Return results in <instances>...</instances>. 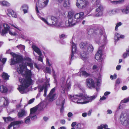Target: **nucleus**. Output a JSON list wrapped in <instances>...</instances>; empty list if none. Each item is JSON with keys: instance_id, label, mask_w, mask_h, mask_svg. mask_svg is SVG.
<instances>
[{"instance_id": "obj_1", "label": "nucleus", "mask_w": 129, "mask_h": 129, "mask_svg": "<svg viewBox=\"0 0 129 129\" xmlns=\"http://www.w3.org/2000/svg\"><path fill=\"white\" fill-rule=\"evenodd\" d=\"M25 60L26 61L25 64L23 63L20 64L17 69L18 73L21 74L22 76L25 78V79H19L21 85L19 86L18 89L22 94L27 92V88L33 82V80L31 79L33 74L30 70L27 69L26 66H29L32 68L33 67V64L31 62V59L30 58L26 57Z\"/></svg>"}, {"instance_id": "obj_2", "label": "nucleus", "mask_w": 129, "mask_h": 129, "mask_svg": "<svg viewBox=\"0 0 129 129\" xmlns=\"http://www.w3.org/2000/svg\"><path fill=\"white\" fill-rule=\"evenodd\" d=\"M97 94L89 96L87 95L79 96L76 95L72 96L70 95V98L73 102L78 104H84L91 102L97 97Z\"/></svg>"}, {"instance_id": "obj_3", "label": "nucleus", "mask_w": 129, "mask_h": 129, "mask_svg": "<svg viewBox=\"0 0 129 129\" xmlns=\"http://www.w3.org/2000/svg\"><path fill=\"white\" fill-rule=\"evenodd\" d=\"M84 13L83 12L77 13L74 15L73 11H70L68 13V25L67 26H72L77 22H80L83 18Z\"/></svg>"}, {"instance_id": "obj_4", "label": "nucleus", "mask_w": 129, "mask_h": 129, "mask_svg": "<svg viewBox=\"0 0 129 129\" xmlns=\"http://www.w3.org/2000/svg\"><path fill=\"white\" fill-rule=\"evenodd\" d=\"M101 82V80L99 78H97L94 80L90 78H88L86 80V85L90 89L95 88L96 85L98 87L100 86Z\"/></svg>"}, {"instance_id": "obj_5", "label": "nucleus", "mask_w": 129, "mask_h": 129, "mask_svg": "<svg viewBox=\"0 0 129 129\" xmlns=\"http://www.w3.org/2000/svg\"><path fill=\"white\" fill-rule=\"evenodd\" d=\"M41 19L46 24L49 26H52L54 25L56 26H59L61 24L58 21V19L56 17H52L51 18V22L50 20L46 19L43 18H41Z\"/></svg>"}, {"instance_id": "obj_6", "label": "nucleus", "mask_w": 129, "mask_h": 129, "mask_svg": "<svg viewBox=\"0 0 129 129\" xmlns=\"http://www.w3.org/2000/svg\"><path fill=\"white\" fill-rule=\"evenodd\" d=\"M128 114L125 111L122 112L120 117V121L121 124L126 126H129Z\"/></svg>"}, {"instance_id": "obj_7", "label": "nucleus", "mask_w": 129, "mask_h": 129, "mask_svg": "<svg viewBox=\"0 0 129 129\" xmlns=\"http://www.w3.org/2000/svg\"><path fill=\"white\" fill-rule=\"evenodd\" d=\"M6 53L10 54L13 57V58L11 59V65H14L17 62H20L22 59V58L21 56L11 52L10 49L6 51Z\"/></svg>"}, {"instance_id": "obj_8", "label": "nucleus", "mask_w": 129, "mask_h": 129, "mask_svg": "<svg viewBox=\"0 0 129 129\" xmlns=\"http://www.w3.org/2000/svg\"><path fill=\"white\" fill-rule=\"evenodd\" d=\"M37 110L36 107H34L30 109V113L29 116L26 117L24 119V122L25 123L29 124L30 122V118L32 120L37 118L36 112Z\"/></svg>"}, {"instance_id": "obj_9", "label": "nucleus", "mask_w": 129, "mask_h": 129, "mask_svg": "<svg viewBox=\"0 0 129 129\" xmlns=\"http://www.w3.org/2000/svg\"><path fill=\"white\" fill-rule=\"evenodd\" d=\"M92 3L94 5L97 6L94 16H101L102 14L103 9L102 6L100 4V0H92Z\"/></svg>"}, {"instance_id": "obj_10", "label": "nucleus", "mask_w": 129, "mask_h": 129, "mask_svg": "<svg viewBox=\"0 0 129 129\" xmlns=\"http://www.w3.org/2000/svg\"><path fill=\"white\" fill-rule=\"evenodd\" d=\"M89 4L88 0H76V5L79 9L85 8Z\"/></svg>"}, {"instance_id": "obj_11", "label": "nucleus", "mask_w": 129, "mask_h": 129, "mask_svg": "<svg viewBox=\"0 0 129 129\" xmlns=\"http://www.w3.org/2000/svg\"><path fill=\"white\" fill-rule=\"evenodd\" d=\"M49 79H47L45 83L43 85H39L38 86V91L39 92H40L42 91L44 89V95L46 96L47 95V88L50 86V84L49 83Z\"/></svg>"}, {"instance_id": "obj_12", "label": "nucleus", "mask_w": 129, "mask_h": 129, "mask_svg": "<svg viewBox=\"0 0 129 129\" xmlns=\"http://www.w3.org/2000/svg\"><path fill=\"white\" fill-rule=\"evenodd\" d=\"M49 0H38V2L36 4V12L39 13V11L38 9H41L46 6Z\"/></svg>"}, {"instance_id": "obj_13", "label": "nucleus", "mask_w": 129, "mask_h": 129, "mask_svg": "<svg viewBox=\"0 0 129 129\" xmlns=\"http://www.w3.org/2000/svg\"><path fill=\"white\" fill-rule=\"evenodd\" d=\"M96 35L99 36V37L101 38L102 42L103 44L102 45V47H103L106 44L107 41V38L106 36L102 34L103 31L102 30L99 28L94 31Z\"/></svg>"}, {"instance_id": "obj_14", "label": "nucleus", "mask_w": 129, "mask_h": 129, "mask_svg": "<svg viewBox=\"0 0 129 129\" xmlns=\"http://www.w3.org/2000/svg\"><path fill=\"white\" fill-rule=\"evenodd\" d=\"M93 50V47L91 44H88L85 49V51L82 52L81 56L83 58H85L86 57V55L90 53H91Z\"/></svg>"}, {"instance_id": "obj_15", "label": "nucleus", "mask_w": 129, "mask_h": 129, "mask_svg": "<svg viewBox=\"0 0 129 129\" xmlns=\"http://www.w3.org/2000/svg\"><path fill=\"white\" fill-rule=\"evenodd\" d=\"M23 123L22 121H19L11 122L8 126V129H14L19 126V124Z\"/></svg>"}, {"instance_id": "obj_16", "label": "nucleus", "mask_w": 129, "mask_h": 129, "mask_svg": "<svg viewBox=\"0 0 129 129\" xmlns=\"http://www.w3.org/2000/svg\"><path fill=\"white\" fill-rule=\"evenodd\" d=\"M4 29L2 30H1V25H0V33L2 36H4L7 33L8 31L10 28V27L7 24H4Z\"/></svg>"}, {"instance_id": "obj_17", "label": "nucleus", "mask_w": 129, "mask_h": 129, "mask_svg": "<svg viewBox=\"0 0 129 129\" xmlns=\"http://www.w3.org/2000/svg\"><path fill=\"white\" fill-rule=\"evenodd\" d=\"M71 44L72 46V53L71 55V60H72L75 58V57L74 56V54L76 52L77 50V48L76 44L74 43L73 42L71 41Z\"/></svg>"}, {"instance_id": "obj_18", "label": "nucleus", "mask_w": 129, "mask_h": 129, "mask_svg": "<svg viewBox=\"0 0 129 129\" xmlns=\"http://www.w3.org/2000/svg\"><path fill=\"white\" fill-rule=\"evenodd\" d=\"M8 104V99L4 97L0 98V106H6Z\"/></svg>"}, {"instance_id": "obj_19", "label": "nucleus", "mask_w": 129, "mask_h": 129, "mask_svg": "<svg viewBox=\"0 0 129 129\" xmlns=\"http://www.w3.org/2000/svg\"><path fill=\"white\" fill-rule=\"evenodd\" d=\"M55 89V88H53L51 90L49 93L48 96V98L50 100H53L55 98L56 94L54 93Z\"/></svg>"}, {"instance_id": "obj_20", "label": "nucleus", "mask_w": 129, "mask_h": 129, "mask_svg": "<svg viewBox=\"0 0 129 129\" xmlns=\"http://www.w3.org/2000/svg\"><path fill=\"white\" fill-rule=\"evenodd\" d=\"M32 48L37 53L39 56H40L42 55V52L40 49L36 45H33Z\"/></svg>"}, {"instance_id": "obj_21", "label": "nucleus", "mask_w": 129, "mask_h": 129, "mask_svg": "<svg viewBox=\"0 0 129 129\" xmlns=\"http://www.w3.org/2000/svg\"><path fill=\"white\" fill-rule=\"evenodd\" d=\"M102 51L101 50H100L98 51L96 54L95 58L97 60H101L102 56Z\"/></svg>"}, {"instance_id": "obj_22", "label": "nucleus", "mask_w": 129, "mask_h": 129, "mask_svg": "<svg viewBox=\"0 0 129 129\" xmlns=\"http://www.w3.org/2000/svg\"><path fill=\"white\" fill-rule=\"evenodd\" d=\"M8 13H7V15L10 16H11L12 17H16V14L15 12L14 11L12 10L9 9L7 10Z\"/></svg>"}, {"instance_id": "obj_23", "label": "nucleus", "mask_w": 129, "mask_h": 129, "mask_svg": "<svg viewBox=\"0 0 129 129\" xmlns=\"http://www.w3.org/2000/svg\"><path fill=\"white\" fill-rule=\"evenodd\" d=\"M88 44L86 43L81 42L80 44V48L83 50V52L85 51V49Z\"/></svg>"}, {"instance_id": "obj_24", "label": "nucleus", "mask_w": 129, "mask_h": 129, "mask_svg": "<svg viewBox=\"0 0 129 129\" xmlns=\"http://www.w3.org/2000/svg\"><path fill=\"white\" fill-rule=\"evenodd\" d=\"M26 112L24 110H21L18 113V116L19 118H21L25 115Z\"/></svg>"}, {"instance_id": "obj_25", "label": "nucleus", "mask_w": 129, "mask_h": 129, "mask_svg": "<svg viewBox=\"0 0 129 129\" xmlns=\"http://www.w3.org/2000/svg\"><path fill=\"white\" fill-rule=\"evenodd\" d=\"M71 83L70 82L69 83H67V84L63 87L64 90L67 91H69L71 88Z\"/></svg>"}, {"instance_id": "obj_26", "label": "nucleus", "mask_w": 129, "mask_h": 129, "mask_svg": "<svg viewBox=\"0 0 129 129\" xmlns=\"http://www.w3.org/2000/svg\"><path fill=\"white\" fill-rule=\"evenodd\" d=\"M82 73V75L85 77H87L90 75L89 74L87 73L85 71H83L82 72H79L78 73V75L81 76Z\"/></svg>"}, {"instance_id": "obj_27", "label": "nucleus", "mask_w": 129, "mask_h": 129, "mask_svg": "<svg viewBox=\"0 0 129 129\" xmlns=\"http://www.w3.org/2000/svg\"><path fill=\"white\" fill-rule=\"evenodd\" d=\"M8 91L7 88L5 86L2 85L0 86V91L2 93H5Z\"/></svg>"}, {"instance_id": "obj_28", "label": "nucleus", "mask_w": 129, "mask_h": 129, "mask_svg": "<svg viewBox=\"0 0 129 129\" xmlns=\"http://www.w3.org/2000/svg\"><path fill=\"white\" fill-rule=\"evenodd\" d=\"M121 11L122 13L124 14H127L129 13V6H127L126 8L122 9Z\"/></svg>"}, {"instance_id": "obj_29", "label": "nucleus", "mask_w": 129, "mask_h": 129, "mask_svg": "<svg viewBox=\"0 0 129 129\" xmlns=\"http://www.w3.org/2000/svg\"><path fill=\"white\" fill-rule=\"evenodd\" d=\"M28 9V6L26 5H24L22 6L21 9L23 11L24 13H25L27 12Z\"/></svg>"}, {"instance_id": "obj_30", "label": "nucleus", "mask_w": 129, "mask_h": 129, "mask_svg": "<svg viewBox=\"0 0 129 129\" xmlns=\"http://www.w3.org/2000/svg\"><path fill=\"white\" fill-rule=\"evenodd\" d=\"M129 101V97L127 98L124 99L123 100H122L120 103L119 106L118 107L119 109H120L121 108V104L126 103Z\"/></svg>"}, {"instance_id": "obj_31", "label": "nucleus", "mask_w": 129, "mask_h": 129, "mask_svg": "<svg viewBox=\"0 0 129 129\" xmlns=\"http://www.w3.org/2000/svg\"><path fill=\"white\" fill-rule=\"evenodd\" d=\"M124 0H111V2L113 4H117L119 3H122Z\"/></svg>"}, {"instance_id": "obj_32", "label": "nucleus", "mask_w": 129, "mask_h": 129, "mask_svg": "<svg viewBox=\"0 0 129 129\" xmlns=\"http://www.w3.org/2000/svg\"><path fill=\"white\" fill-rule=\"evenodd\" d=\"M70 0H65L64 2L63 5L64 7L67 8L69 7L70 4Z\"/></svg>"}, {"instance_id": "obj_33", "label": "nucleus", "mask_w": 129, "mask_h": 129, "mask_svg": "<svg viewBox=\"0 0 129 129\" xmlns=\"http://www.w3.org/2000/svg\"><path fill=\"white\" fill-rule=\"evenodd\" d=\"M3 78L5 80H8L9 76L8 74L6 73L3 72L2 74Z\"/></svg>"}, {"instance_id": "obj_34", "label": "nucleus", "mask_w": 129, "mask_h": 129, "mask_svg": "<svg viewBox=\"0 0 129 129\" xmlns=\"http://www.w3.org/2000/svg\"><path fill=\"white\" fill-rule=\"evenodd\" d=\"M120 35V34L118 33H116L114 37V40L115 41H118L119 40V39Z\"/></svg>"}, {"instance_id": "obj_35", "label": "nucleus", "mask_w": 129, "mask_h": 129, "mask_svg": "<svg viewBox=\"0 0 129 129\" xmlns=\"http://www.w3.org/2000/svg\"><path fill=\"white\" fill-rule=\"evenodd\" d=\"M38 108L40 110H42L43 109L44 107V104L42 103H41L38 106Z\"/></svg>"}, {"instance_id": "obj_36", "label": "nucleus", "mask_w": 129, "mask_h": 129, "mask_svg": "<svg viewBox=\"0 0 129 129\" xmlns=\"http://www.w3.org/2000/svg\"><path fill=\"white\" fill-rule=\"evenodd\" d=\"M64 103V100H63V101L61 102V104L60 105L61 106V108L60 109V111L61 113H62L63 112V105Z\"/></svg>"}, {"instance_id": "obj_37", "label": "nucleus", "mask_w": 129, "mask_h": 129, "mask_svg": "<svg viewBox=\"0 0 129 129\" xmlns=\"http://www.w3.org/2000/svg\"><path fill=\"white\" fill-rule=\"evenodd\" d=\"M127 56H129V49L126 50V52L124 53L123 55L124 58H125Z\"/></svg>"}, {"instance_id": "obj_38", "label": "nucleus", "mask_w": 129, "mask_h": 129, "mask_svg": "<svg viewBox=\"0 0 129 129\" xmlns=\"http://www.w3.org/2000/svg\"><path fill=\"white\" fill-rule=\"evenodd\" d=\"M3 119L4 120V121L6 122H7L8 121H10L12 120V118L10 117H8L7 118L3 117Z\"/></svg>"}, {"instance_id": "obj_39", "label": "nucleus", "mask_w": 129, "mask_h": 129, "mask_svg": "<svg viewBox=\"0 0 129 129\" xmlns=\"http://www.w3.org/2000/svg\"><path fill=\"white\" fill-rule=\"evenodd\" d=\"M2 4L3 6H9L10 5V4L8 2L6 1H3L2 2Z\"/></svg>"}, {"instance_id": "obj_40", "label": "nucleus", "mask_w": 129, "mask_h": 129, "mask_svg": "<svg viewBox=\"0 0 129 129\" xmlns=\"http://www.w3.org/2000/svg\"><path fill=\"white\" fill-rule=\"evenodd\" d=\"M121 25L122 23L121 22L117 23L115 27V30L116 31L117 30L118 27Z\"/></svg>"}, {"instance_id": "obj_41", "label": "nucleus", "mask_w": 129, "mask_h": 129, "mask_svg": "<svg viewBox=\"0 0 129 129\" xmlns=\"http://www.w3.org/2000/svg\"><path fill=\"white\" fill-rule=\"evenodd\" d=\"M116 12V11L114 10H110L108 12V13L110 15H112Z\"/></svg>"}, {"instance_id": "obj_42", "label": "nucleus", "mask_w": 129, "mask_h": 129, "mask_svg": "<svg viewBox=\"0 0 129 129\" xmlns=\"http://www.w3.org/2000/svg\"><path fill=\"white\" fill-rule=\"evenodd\" d=\"M16 47L19 49H24L25 48L24 46L21 44L17 46Z\"/></svg>"}, {"instance_id": "obj_43", "label": "nucleus", "mask_w": 129, "mask_h": 129, "mask_svg": "<svg viewBox=\"0 0 129 129\" xmlns=\"http://www.w3.org/2000/svg\"><path fill=\"white\" fill-rule=\"evenodd\" d=\"M46 62L47 65L49 66H51L52 64V63L47 58H46Z\"/></svg>"}, {"instance_id": "obj_44", "label": "nucleus", "mask_w": 129, "mask_h": 129, "mask_svg": "<svg viewBox=\"0 0 129 129\" xmlns=\"http://www.w3.org/2000/svg\"><path fill=\"white\" fill-rule=\"evenodd\" d=\"M76 128V129H82L81 124L80 123H78L77 124Z\"/></svg>"}, {"instance_id": "obj_45", "label": "nucleus", "mask_w": 129, "mask_h": 129, "mask_svg": "<svg viewBox=\"0 0 129 129\" xmlns=\"http://www.w3.org/2000/svg\"><path fill=\"white\" fill-rule=\"evenodd\" d=\"M9 31V34L12 36H16L17 34L16 33L13 32H12L11 31L9 30L8 31Z\"/></svg>"}, {"instance_id": "obj_46", "label": "nucleus", "mask_w": 129, "mask_h": 129, "mask_svg": "<svg viewBox=\"0 0 129 129\" xmlns=\"http://www.w3.org/2000/svg\"><path fill=\"white\" fill-rule=\"evenodd\" d=\"M51 72V70L50 68L48 67L46 68V72L47 73H50Z\"/></svg>"}, {"instance_id": "obj_47", "label": "nucleus", "mask_w": 129, "mask_h": 129, "mask_svg": "<svg viewBox=\"0 0 129 129\" xmlns=\"http://www.w3.org/2000/svg\"><path fill=\"white\" fill-rule=\"evenodd\" d=\"M92 68L93 70H96L99 69L97 65H94L93 66Z\"/></svg>"}, {"instance_id": "obj_48", "label": "nucleus", "mask_w": 129, "mask_h": 129, "mask_svg": "<svg viewBox=\"0 0 129 129\" xmlns=\"http://www.w3.org/2000/svg\"><path fill=\"white\" fill-rule=\"evenodd\" d=\"M117 75L115 74H114V76H113L112 75H111L110 76V78L111 79L113 80L114 78L115 79L117 77Z\"/></svg>"}, {"instance_id": "obj_49", "label": "nucleus", "mask_w": 129, "mask_h": 129, "mask_svg": "<svg viewBox=\"0 0 129 129\" xmlns=\"http://www.w3.org/2000/svg\"><path fill=\"white\" fill-rule=\"evenodd\" d=\"M101 126H102L103 127L104 129H106L108 128V125L106 124H102Z\"/></svg>"}, {"instance_id": "obj_50", "label": "nucleus", "mask_w": 129, "mask_h": 129, "mask_svg": "<svg viewBox=\"0 0 129 129\" xmlns=\"http://www.w3.org/2000/svg\"><path fill=\"white\" fill-rule=\"evenodd\" d=\"M11 26H12L13 27L15 28H16L18 29H19L17 27L18 26H17L16 24H13L12 23H10L9 24Z\"/></svg>"}, {"instance_id": "obj_51", "label": "nucleus", "mask_w": 129, "mask_h": 129, "mask_svg": "<svg viewBox=\"0 0 129 129\" xmlns=\"http://www.w3.org/2000/svg\"><path fill=\"white\" fill-rule=\"evenodd\" d=\"M3 63V64H4L6 61V58H3L1 59V60H0Z\"/></svg>"}, {"instance_id": "obj_52", "label": "nucleus", "mask_w": 129, "mask_h": 129, "mask_svg": "<svg viewBox=\"0 0 129 129\" xmlns=\"http://www.w3.org/2000/svg\"><path fill=\"white\" fill-rule=\"evenodd\" d=\"M35 100V99L33 98L32 99H31L28 102V104H30L31 103H33L34 101Z\"/></svg>"}, {"instance_id": "obj_53", "label": "nucleus", "mask_w": 129, "mask_h": 129, "mask_svg": "<svg viewBox=\"0 0 129 129\" xmlns=\"http://www.w3.org/2000/svg\"><path fill=\"white\" fill-rule=\"evenodd\" d=\"M120 78H118L116 81V84H119L120 82Z\"/></svg>"}, {"instance_id": "obj_54", "label": "nucleus", "mask_w": 129, "mask_h": 129, "mask_svg": "<svg viewBox=\"0 0 129 129\" xmlns=\"http://www.w3.org/2000/svg\"><path fill=\"white\" fill-rule=\"evenodd\" d=\"M73 114L71 112H69L68 114V116L69 117H70L73 116Z\"/></svg>"}, {"instance_id": "obj_55", "label": "nucleus", "mask_w": 129, "mask_h": 129, "mask_svg": "<svg viewBox=\"0 0 129 129\" xmlns=\"http://www.w3.org/2000/svg\"><path fill=\"white\" fill-rule=\"evenodd\" d=\"M41 56H39L38 57V60L39 61H41V62H42L43 61V59L42 57Z\"/></svg>"}, {"instance_id": "obj_56", "label": "nucleus", "mask_w": 129, "mask_h": 129, "mask_svg": "<svg viewBox=\"0 0 129 129\" xmlns=\"http://www.w3.org/2000/svg\"><path fill=\"white\" fill-rule=\"evenodd\" d=\"M48 119L49 118L48 117H43V119L45 121H47V120H48Z\"/></svg>"}, {"instance_id": "obj_57", "label": "nucleus", "mask_w": 129, "mask_h": 129, "mask_svg": "<svg viewBox=\"0 0 129 129\" xmlns=\"http://www.w3.org/2000/svg\"><path fill=\"white\" fill-rule=\"evenodd\" d=\"M110 92H108L107 91L105 92L104 93V95L105 96H106L109 94L110 93Z\"/></svg>"}, {"instance_id": "obj_58", "label": "nucleus", "mask_w": 129, "mask_h": 129, "mask_svg": "<svg viewBox=\"0 0 129 129\" xmlns=\"http://www.w3.org/2000/svg\"><path fill=\"white\" fill-rule=\"evenodd\" d=\"M65 122V121L64 119L60 121V123L62 124H64Z\"/></svg>"}, {"instance_id": "obj_59", "label": "nucleus", "mask_w": 129, "mask_h": 129, "mask_svg": "<svg viewBox=\"0 0 129 129\" xmlns=\"http://www.w3.org/2000/svg\"><path fill=\"white\" fill-rule=\"evenodd\" d=\"M76 124V122H72L71 124V126L72 127H74Z\"/></svg>"}, {"instance_id": "obj_60", "label": "nucleus", "mask_w": 129, "mask_h": 129, "mask_svg": "<svg viewBox=\"0 0 129 129\" xmlns=\"http://www.w3.org/2000/svg\"><path fill=\"white\" fill-rule=\"evenodd\" d=\"M121 66L120 65H119L117 66L116 67V69L117 70H119L120 68H121Z\"/></svg>"}, {"instance_id": "obj_61", "label": "nucleus", "mask_w": 129, "mask_h": 129, "mask_svg": "<svg viewBox=\"0 0 129 129\" xmlns=\"http://www.w3.org/2000/svg\"><path fill=\"white\" fill-rule=\"evenodd\" d=\"M107 114H110L112 113V111L111 110H107Z\"/></svg>"}, {"instance_id": "obj_62", "label": "nucleus", "mask_w": 129, "mask_h": 129, "mask_svg": "<svg viewBox=\"0 0 129 129\" xmlns=\"http://www.w3.org/2000/svg\"><path fill=\"white\" fill-rule=\"evenodd\" d=\"M127 88V87L126 86H124L122 87V89L123 90H124L126 89Z\"/></svg>"}, {"instance_id": "obj_63", "label": "nucleus", "mask_w": 129, "mask_h": 129, "mask_svg": "<svg viewBox=\"0 0 129 129\" xmlns=\"http://www.w3.org/2000/svg\"><path fill=\"white\" fill-rule=\"evenodd\" d=\"M87 113H84L82 114V116L83 117H85L87 115Z\"/></svg>"}, {"instance_id": "obj_64", "label": "nucleus", "mask_w": 129, "mask_h": 129, "mask_svg": "<svg viewBox=\"0 0 129 129\" xmlns=\"http://www.w3.org/2000/svg\"><path fill=\"white\" fill-rule=\"evenodd\" d=\"M103 127L102 126H101V125L99 126H98V129H103Z\"/></svg>"}]
</instances>
